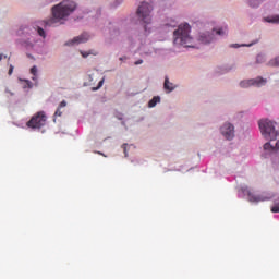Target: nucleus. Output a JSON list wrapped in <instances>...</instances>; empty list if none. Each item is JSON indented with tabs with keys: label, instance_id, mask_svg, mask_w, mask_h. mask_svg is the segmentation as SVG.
Returning <instances> with one entry per match:
<instances>
[{
	"label": "nucleus",
	"instance_id": "1",
	"mask_svg": "<svg viewBox=\"0 0 279 279\" xmlns=\"http://www.w3.org/2000/svg\"><path fill=\"white\" fill-rule=\"evenodd\" d=\"M77 11V2L74 0H62L58 4L51 8V17L40 23L45 29L48 27H58V25H64L69 21L71 14H75Z\"/></svg>",
	"mask_w": 279,
	"mask_h": 279
},
{
	"label": "nucleus",
	"instance_id": "2",
	"mask_svg": "<svg viewBox=\"0 0 279 279\" xmlns=\"http://www.w3.org/2000/svg\"><path fill=\"white\" fill-rule=\"evenodd\" d=\"M17 39H15V45L19 49H25V51H32L38 43V36L41 38L47 37V33L43 27L38 25H22L16 31Z\"/></svg>",
	"mask_w": 279,
	"mask_h": 279
},
{
	"label": "nucleus",
	"instance_id": "3",
	"mask_svg": "<svg viewBox=\"0 0 279 279\" xmlns=\"http://www.w3.org/2000/svg\"><path fill=\"white\" fill-rule=\"evenodd\" d=\"M154 11V7L149 2H142L137 8L136 14L131 15L130 21L135 25H142L144 35L151 33V28L147 25L151 24V12Z\"/></svg>",
	"mask_w": 279,
	"mask_h": 279
},
{
	"label": "nucleus",
	"instance_id": "4",
	"mask_svg": "<svg viewBox=\"0 0 279 279\" xmlns=\"http://www.w3.org/2000/svg\"><path fill=\"white\" fill-rule=\"evenodd\" d=\"M191 25L189 23L181 24L178 26V29L173 32V44L182 47H193L191 46V43L193 41V38L191 37Z\"/></svg>",
	"mask_w": 279,
	"mask_h": 279
},
{
	"label": "nucleus",
	"instance_id": "5",
	"mask_svg": "<svg viewBox=\"0 0 279 279\" xmlns=\"http://www.w3.org/2000/svg\"><path fill=\"white\" fill-rule=\"evenodd\" d=\"M258 125L262 135L264 136V138H266V141H276V138H278L279 131L276 130L274 121L269 119L259 120Z\"/></svg>",
	"mask_w": 279,
	"mask_h": 279
},
{
	"label": "nucleus",
	"instance_id": "6",
	"mask_svg": "<svg viewBox=\"0 0 279 279\" xmlns=\"http://www.w3.org/2000/svg\"><path fill=\"white\" fill-rule=\"evenodd\" d=\"M238 197H246V199L248 202H251L252 204H258V202H265L267 199H271V197H274V195L272 194H268V195L259 194V195H256L252 191H250V189L247 186H245V187H241L239 190Z\"/></svg>",
	"mask_w": 279,
	"mask_h": 279
},
{
	"label": "nucleus",
	"instance_id": "7",
	"mask_svg": "<svg viewBox=\"0 0 279 279\" xmlns=\"http://www.w3.org/2000/svg\"><path fill=\"white\" fill-rule=\"evenodd\" d=\"M26 125L27 128H31V130H40V128H45V125H47V114L45 111L35 113Z\"/></svg>",
	"mask_w": 279,
	"mask_h": 279
},
{
	"label": "nucleus",
	"instance_id": "8",
	"mask_svg": "<svg viewBox=\"0 0 279 279\" xmlns=\"http://www.w3.org/2000/svg\"><path fill=\"white\" fill-rule=\"evenodd\" d=\"M264 151L262 153L263 158H278L279 159V140L276 142L275 146L271 142H267L264 144Z\"/></svg>",
	"mask_w": 279,
	"mask_h": 279
},
{
	"label": "nucleus",
	"instance_id": "9",
	"mask_svg": "<svg viewBox=\"0 0 279 279\" xmlns=\"http://www.w3.org/2000/svg\"><path fill=\"white\" fill-rule=\"evenodd\" d=\"M197 43H199V45H213V43H217V33H215V28L211 31L199 32Z\"/></svg>",
	"mask_w": 279,
	"mask_h": 279
},
{
	"label": "nucleus",
	"instance_id": "10",
	"mask_svg": "<svg viewBox=\"0 0 279 279\" xmlns=\"http://www.w3.org/2000/svg\"><path fill=\"white\" fill-rule=\"evenodd\" d=\"M267 84V80L262 76H257L256 78H251L246 81L240 82L241 88H250V86H265Z\"/></svg>",
	"mask_w": 279,
	"mask_h": 279
},
{
	"label": "nucleus",
	"instance_id": "11",
	"mask_svg": "<svg viewBox=\"0 0 279 279\" xmlns=\"http://www.w3.org/2000/svg\"><path fill=\"white\" fill-rule=\"evenodd\" d=\"M220 133L226 138V141H232L234 138V124L226 122L220 128Z\"/></svg>",
	"mask_w": 279,
	"mask_h": 279
},
{
	"label": "nucleus",
	"instance_id": "12",
	"mask_svg": "<svg viewBox=\"0 0 279 279\" xmlns=\"http://www.w3.org/2000/svg\"><path fill=\"white\" fill-rule=\"evenodd\" d=\"M84 43H88L87 33H83L68 41L64 43V47H77V45H82Z\"/></svg>",
	"mask_w": 279,
	"mask_h": 279
},
{
	"label": "nucleus",
	"instance_id": "13",
	"mask_svg": "<svg viewBox=\"0 0 279 279\" xmlns=\"http://www.w3.org/2000/svg\"><path fill=\"white\" fill-rule=\"evenodd\" d=\"M109 34L111 38H118V36H121V28L119 27V24L109 23Z\"/></svg>",
	"mask_w": 279,
	"mask_h": 279
},
{
	"label": "nucleus",
	"instance_id": "14",
	"mask_svg": "<svg viewBox=\"0 0 279 279\" xmlns=\"http://www.w3.org/2000/svg\"><path fill=\"white\" fill-rule=\"evenodd\" d=\"M163 90H166V93H173L175 90V86L169 81V76H165Z\"/></svg>",
	"mask_w": 279,
	"mask_h": 279
},
{
	"label": "nucleus",
	"instance_id": "15",
	"mask_svg": "<svg viewBox=\"0 0 279 279\" xmlns=\"http://www.w3.org/2000/svg\"><path fill=\"white\" fill-rule=\"evenodd\" d=\"M264 23H271L272 25H279V15H268L266 17H263Z\"/></svg>",
	"mask_w": 279,
	"mask_h": 279
},
{
	"label": "nucleus",
	"instance_id": "16",
	"mask_svg": "<svg viewBox=\"0 0 279 279\" xmlns=\"http://www.w3.org/2000/svg\"><path fill=\"white\" fill-rule=\"evenodd\" d=\"M257 43H259V39H255L253 40L251 44H242V45H239V44H231L230 47L232 49H239V47H253V45H257Z\"/></svg>",
	"mask_w": 279,
	"mask_h": 279
},
{
	"label": "nucleus",
	"instance_id": "17",
	"mask_svg": "<svg viewBox=\"0 0 279 279\" xmlns=\"http://www.w3.org/2000/svg\"><path fill=\"white\" fill-rule=\"evenodd\" d=\"M160 96H155L148 101V108H156V105L160 104Z\"/></svg>",
	"mask_w": 279,
	"mask_h": 279
},
{
	"label": "nucleus",
	"instance_id": "18",
	"mask_svg": "<svg viewBox=\"0 0 279 279\" xmlns=\"http://www.w3.org/2000/svg\"><path fill=\"white\" fill-rule=\"evenodd\" d=\"M169 27H171V29H173L174 27H178V22L175 20H171L168 23H165L162 25V29H169Z\"/></svg>",
	"mask_w": 279,
	"mask_h": 279
},
{
	"label": "nucleus",
	"instance_id": "19",
	"mask_svg": "<svg viewBox=\"0 0 279 279\" xmlns=\"http://www.w3.org/2000/svg\"><path fill=\"white\" fill-rule=\"evenodd\" d=\"M267 66L278 68L279 66V56L275 57L268 61Z\"/></svg>",
	"mask_w": 279,
	"mask_h": 279
},
{
	"label": "nucleus",
	"instance_id": "20",
	"mask_svg": "<svg viewBox=\"0 0 279 279\" xmlns=\"http://www.w3.org/2000/svg\"><path fill=\"white\" fill-rule=\"evenodd\" d=\"M267 58L265 57V54L259 53L256 56V61L255 64H264V62H266Z\"/></svg>",
	"mask_w": 279,
	"mask_h": 279
},
{
	"label": "nucleus",
	"instance_id": "21",
	"mask_svg": "<svg viewBox=\"0 0 279 279\" xmlns=\"http://www.w3.org/2000/svg\"><path fill=\"white\" fill-rule=\"evenodd\" d=\"M121 3H123V0H114L113 2L110 3V10H117V8L121 5Z\"/></svg>",
	"mask_w": 279,
	"mask_h": 279
},
{
	"label": "nucleus",
	"instance_id": "22",
	"mask_svg": "<svg viewBox=\"0 0 279 279\" xmlns=\"http://www.w3.org/2000/svg\"><path fill=\"white\" fill-rule=\"evenodd\" d=\"M270 210L271 213H279V197L274 201V206Z\"/></svg>",
	"mask_w": 279,
	"mask_h": 279
},
{
	"label": "nucleus",
	"instance_id": "23",
	"mask_svg": "<svg viewBox=\"0 0 279 279\" xmlns=\"http://www.w3.org/2000/svg\"><path fill=\"white\" fill-rule=\"evenodd\" d=\"M236 69V65H225L222 66V73H230V71H234Z\"/></svg>",
	"mask_w": 279,
	"mask_h": 279
},
{
	"label": "nucleus",
	"instance_id": "24",
	"mask_svg": "<svg viewBox=\"0 0 279 279\" xmlns=\"http://www.w3.org/2000/svg\"><path fill=\"white\" fill-rule=\"evenodd\" d=\"M31 73L32 75H34L32 80H36V75H38V66L34 65L33 68H31Z\"/></svg>",
	"mask_w": 279,
	"mask_h": 279
},
{
	"label": "nucleus",
	"instance_id": "25",
	"mask_svg": "<svg viewBox=\"0 0 279 279\" xmlns=\"http://www.w3.org/2000/svg\"><path fill=\"white\" fill-rule=\"evenodd\" d=\"M104 82L105 78H102L101 81H99L98 85L96 87H93L92 90L95 93L97 90H99V88H101V86H104Z\"/></svg>",
	"mask_w": 279,
	"mask_h": 279
},
{
	"label": "nucleus",
	"instance_id": "26",
	"mask_svg": "<svg viewBox=\"0 0 279 279\" xmlns=\"http://www.w3.org/2000/svg\"><path fill=\"white\" fill-rule=\"evenodd\" d=\"M62 114V110H61V108H57V110H56V112H54V119H53V122L56 123V117H60Z\"/></svg>",
	"mask_w": 279,
	"mask_h": 279
},
{
	"label": "nucleus",
	"instance_id": "27",
	"mask_svg": "<svg viewBox=\"0 0 279 279\" xmlns=\"http://www.w3.org/2000/svg\"><path fill=\"white\" fill-rule=\"evenodd\" d=\"M24 82H26V85H24V88H32L33 87L32 81L24 80Z\"/></svg>",
	"mask_w": 279,
	"mask_h": 279
},
{
	"label": "nucleus",
	"instance_id": "28",
	"mask_svg": "<svg viewBox=\"0 0 279 279\" xmlns=\"http://www.w3.org/2000/svg\"><path fill=\"white\" fill-rule=\"evenodd\" d=\"M216 36H223V28L215 29Z\"/></svg>",
	"mask_w": 279,
	"mask_h": 279
},
{
	"label": "nucleus",
	"instance_id": "29",
	"mask_svg": "<svg viewBox=\"0 0 279 279\" xmlns=\"http://www.w3.org/2000/svg\"><path fill=\"white\" fill-rule=\"evenodd\" d=\"M122 149H123V151H124L125 158H128V144H123V145H122Z\"/></svg>",
	"mask_w": 279,
	"mask_h": 279
},
{
	"label": "nucleus",
	"instance_id": "30",
	"mask_svg": "<svg viewBox=\"0 0 279 279\" xmlns=\"http://www.w3.org/2000/svg\"><path fill=\"white\" fill-rule=\"evenodd\" d=\"M58 108H66V100H62V101L59 104Z\"/></svg>",
	"mask_w": 279,
	"mask_h": 279
},
{
	"label": "nucleus",
	"instance_id": "31",
	"mask_svg": "<svg viewBox=\"0 0 279 279\" xmlns=\"http://www.w3.org/2000/svg\"><path fill=\"white\" fill-rule=\"evenodd\" d=\"M116 118H118L119 121H123V113L121 112L117 113Z\"/></svg>",
	"mask_w": 279,
	"mask_h": 279
},
{
	"label": "nucleus",
	"instance_id": "32",
	"mask_svg": "<svg viewBox=\"0 0 279 279\" xmlns=\"http://www.w3.org/2000/svg\"><path fill=\"white\" fill-rule=\"evenodd\" d=\"M81 52V56L83 57V58H87L88 56H89V53L88 52H86V51H80Z\"/></svg>",
	"mask_w": 279,
	"mask_h": 279
},
{
	"label": "nucleus",
	"instance_id": "33",
	"mask_svg": "<svg viewBox=\"0 0 279 279\" xmlns=\"http://www.w3.org/2000/svg\"><path fill=\"white\" fill-rule=\"evenodd\" d=\"M8 73H9V75H12V73H14V65H10Z\"/></svg>",
	"mask_w": 279,
	"mask_h": 279
},
{
	"label": "nucleus",
	"instance_id": "34",
	"mask_svg": "<svg viewBox=\"0 0 279 279\" xmlns=\"http://www.w3.org/2000/svg\"><path fill=\"white\" fill-rule=\"evenodd\" d=\"M135 66H138V64H143V60L142 59H140V60H137V61H135Z\"/></svg>",
	"mask_w": 279,
	"mask_h": 279
},
{
	"label": "nucleus",
	"instance_id": "35",
	"mask_svg": "<svg viewBox=\"0 0 279 279\" xmlns=\"http://www.w3.org/2000/svg\"><path fill=\"white\" fill-rule=\"evenodd\" d=\"M87 53H89V56H97V52H95V50H89Z\"/></svg>",
	"mask_w": 279,
	"mask_h": 279
},
{
	"label": "nucleus",
	"instance_id": "36",
	"mask_svg": "<svg viewBox=\"0 0 279 279\" xmlns=\"http://www.w3.org/2000/svg\"><path fill=\"white\" fill-rule=\"evenodd\" d=\"M5 93H9V95H11V97H14V93H12L10 89H5Z\"/></svg>",
	"mask_w": 279,
	"mask_h": 279
},
{
	"label": "nucleus",
	"instance_id": "37",
	"mask_svg": "<svg viewBox=\"0 0 279 279\" xmlns=\"http://www.w3.org/2000/svg\"><path fill=\"white\" fill-rule=\"evenodd\" d=\"M145 56H151V51H145Z\"/></svg>",
	"mask_w": 279,
	"mask_h": 279
},
{
	"label": "nucleus",
	"instance_id": "38",
	"mask_svg": "<svg viewBox=\"0 0 279 279\" xmlns=\"http://www.w3.org/2000/svg\"><path fill=\"white\" fill-rule=\"evenodd\" d=\"M95 154H99L100 156H106V155H104V153H101V151H95Z\"/></svg>",
	"mask_w": 279,
	"mask_h": 279
},
{
	"label": "nucleus",
	"instance_id": "39",
	"mask_svg": "<svg viewBox=\"0 0 279 279\" xmlns=\"http://www.w3.org/2000/svg\"><path fill=\"white\" fill-rule=\"evenodd\" d=\"M120 60L123 61V60H126V58L125 57H121Z\"/></svg>",
	"mask_w": 279,
	"mask_h": 279
},
{
	"label": "nucleus",
	"instance_id": "40",
	"mask_svg": "<svg viewBox=\"0 0 279 279\" xmlns=\"http://www.w3.org/2000/svg\"><path fill=\"white\" fill-rule=\"evenodd\" d=\"M1 60H3V54H0V62H1Z\"/></svg>",
	"mask_w": 279,
	"mask_h": 279
},
{
	"label": "nucleus",
	"instance_id": "41",
	"mask_svg": "<svg viewBox=\"0 0 279 279\" xmlns=\"http://www.w3.org/2000/svg\"><path fill=\"white\" fill-rule=\"evenodd\" d=\"M121 124H122V125H125V121H122Z\"/></svg>",
	"mask_w": 279,
	"mask_h": 279
}]
</instances>
